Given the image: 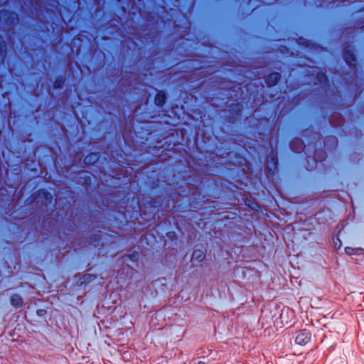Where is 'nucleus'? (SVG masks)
I'll list each match as a JSON object with an SVG mask.
<instances>
[{
  "label": "nucleus",
  "mask_w": 364,
  "mask_h": 364,
  "mask_svg": "<svg viewBox=\"0 0 364 364\" xmlns=\"http://www.w3.org/2000/svg\"><path fill=\"white\" fill-rule=\"evenodd\" d=\"M280 74L278 73H274L270 74L267 79V83L269 86L274 85L279 80Z\"/></svg>",
  "instance_id": "nucleus-4"
},
{
  "label": "nucleus",
  "mask_w": 364,
  "mask_h": 364,
  "mask_svg": "<svg viewBox=\"0 0 364 364\" xmlns=\"http://www.w3.org/2000/svg\"><path fill=\"white\" fill-rule=\"evenodd\" d=\"M291 148L293 151L299 152L303 150L304 145L301 140H295L294 141L291 142Z\"/></svg>",
  "instance_id": "nucleus-7"
},
{
  "label": "nucleus",
  "mask_w": 364,
  "mask_h": 364,
  "mask_svg": "<svg viewBox=\"0 0 364 364\" xmlns=\"http://www.w3.org/2000/svg\"><path fill=\"white\" fill-rule=\"evenodd\" d=\"M353 250H353V249H352L351 247H346V252L347 254H348V255H352V254H353Z\"/></svg>",
  "instance_id": "nucleus-11"
},
{
  "label": "nucleus",
  "mask_w": 364,
  "mask_h": 364,
  "mask_svg": "<svg viewBox=\"0 0 364 364\" xmlns=\"http://www.w3.org/2000/svg\"><path fill=\"white\" fill-rule=\"evenodd\" d=\"M310 338H311L310 333L305 330H303L298 333V334L296 335V337L295 338V341L296 343H298L299 345H305L310 341Z\"/></svg>",
  "instance_id": "nucleus-1"
},
{
  "label": "nucleus",
  "mask_w": 364,
  "mask_h": 364,
  "mask_svg": "<svg viewBox=\"0 0 364 364\" xmlns=\"http://www.w3.org/2000/svg\"><path fill=\"white\" fill-rule=\"evenodd\" d=\"M317 78L319 83L323 84L325 83L327 80V77L326 75L323 73H318L317 74Z\"/></svg>",
  "instance_id": "nucleus-9"
},
{
  "label": "nucleus",
  "mask_w": 364,
  "mask_h": 364,
  "mask_svg": "<svg viewBox=\"0 0 364 364\" xmlns=\"http://www.w3.org/2000/svg\"><path fill=\"white\" fill-rule=\"evenodd\" d=\"M166 101V95L164 92H159L155 97V103L159 106H162Z\"/></svg>",
  "instance_id": "nucleus-8"
},
{
  "label": "nucleus",
  "mask_w": 364,
  "mask_h": 364,
  "mask_svg": "<svg viewBox=\"0 0 364 364\" xmlns=\"http://www.w3.org/2000/svg\"><path fill=\"white\" fill-rule=\"evenodd\" d=\"M289 313H292V311L287 309H283L282 311V313L280 314V318L282 320H284V316H287Z\"/></svg>",
  "instance_id": "nucleus-10"
},
{
  "label": "nucleus",
  "mask_w": 364,
  "mask_h": 364,
  "mask_svg": "<svg viewBox=\"0 0 364 364\" xmlns=\"http://www.w3.org/2000/svg\"><path fill=\"white\" fill-rule=\"evenodd\" d=\"M196 364H205L204 362L203 361H198V363H196Z\"/></svg>",
  "instance_id": "nucleus-13"
},
{
  "label": "nucleus",
  "mask_w": 364,
  "mask_h": 364,
  "mask_svg": "<svg viewBox=\"0 0 364 364\" xmlns=\"http://www.w3.org/2000/svg\"><path fill=\"white\" fill-rule=\"evenodd\" d=\"M10 301L11 305L15 308H20L23 304L22 297L17 294H14L11 296Z\"/></svg>",
  "instance_id": "nucleus-3"
},
{
  "label": "nucleus",
  "mask_w": 364,
  "mask_h": 364,
  "mask_svg": "<svg viewBox=\"0 0 364 364\" xmlns=\"http://www.w3.org/2000/svg\"><path fill=\"white\" fill-rule=\"evenodd\" d=\"M205 253L200 250H196L192 255V260L197 262H202L205 259Z\"/></svg>",
  "instance_id": "nucleus-5"
},
{
  "label": "nucleus",
  "mask_w": 364,
  "mask_h": 364,
  "mask_svg": "<svg viewBox=\"0 0 364 364\" xmlns=\"http://www.w3.org/2000/svg\"><path fill=\"white\" fill-rule=\"evenodd\" d=\"M63 83L62 80H57L55 82V86L56 87H60V84Z\"/></svg>",
  "instance_id": "nucleus-12"
},
{
  "label": "nucleus",
  "mask_w": 364,
  "mask_h": 364,
  "mask_svg": "<svg viewBox=\"0 0 364 364\" xmlns=\"http://www.w3.org/2000/svg\"><path fill=\"white\" fill-rule=\"evenodd\" d=\"M99 159V156L97 154H95V153H92V154H89L88 156H87L85 159H84V162L86 164H94L95 163L96 161H97Z\"/></svg>",
  "instance_id": "nucleus-6"
},
{
  "label": "nucleus",
  "mask_w": 364,
  "mask_h": 364,
  "mask_svg": "<svg viewBox=\"0 0 364 364\" xmlns=\"http://www.w3.org/2000/svg\"><path fill=\"white\" fill-rule=\"evenodd\" d=\"M343 58L346 62L350 65L353 66L354 63L355 62V58L352 52L349 48H346L343 53Z\"/></svg>",
  "instance_id": "nucleus-2"
}]
</instances>
